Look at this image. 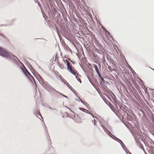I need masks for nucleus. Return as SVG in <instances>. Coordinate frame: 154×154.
I'll use <instances>...</instances> for the list:
<instances>
[{
  "label": "nucleus",
  "instance_id": "f257e3e1",
  "mask_svg": "<svg viewBox=\"0 0 154 154\" xmlns=\"http://www.w3.org/2000/svg\"><path fill=\"white\" fill-rule=\"evenodd\" d=\"M0 55L6 58H11V55H10L6 51L0 48Z\"/></svg>",
  "mask_w": 154,
  "mask_h": 154
},
{
  "label": "nucleus",
  "instance_id": "f03ea898",
  "mask_svg": "<svg viewBox=\"0 0 154 154\" xmlns=\"http://www.w3.org/2000/svg\"><path fill=\"white\" fill-rule=\"evenodd\" d=\"M67 69L69 72L75 75L76 78H77V76L76 75L77 71L74 68H72V65L67 67Z\"/></svg>",
  "mask_w": 154,
  "mask_h": 154
},
{
  "label": "nucleus",
  "instance_id": "7ed1b4c3",
  "mask_svg": "<svg viewBox=\"0 0 154 154\" xmlns=\"http://www.w3.org/2000/svg\"><path fill=\"white\" fill-rule=\"evenodd\" d=\"M77 115L81 119H84L85 118V114L81 111L78 112L77 114Z\"/></svg>",
  "mask_w": 154,
  "mask_h": 154
},
{
  "label": "nucleus",
  "instance_id": "20e7f679",
  "mask_svg": "<svg viewBox=\"0 0 154 154\" xmlns=\"http://www.w3.org/2000/svg\"><path fill=\"white\" fill-rule=\"evenodd\" d=\"M22 71L23 72L24 74L28 77L29 76H30L32 79H34V78L31 75L30 73L28 72L27 69L25 68V67L24 68H22Z\"/></svg>",
  "mask_w": 154,
  "mask_h": 154
},
{
  "label": "nucleus",
  "instance_id": "39448f33",
  "mask_svg": "<svg viewBox=\"0 0 154 154\" xmlns=\"http://www.w3.org/2000/svg\"><path fill=\"white\" fill-rule=\"evenodd\" d=\"M79 109L80 110H82L83 111V112H85L87 113L88 114H90L93 117H94V115L90 111H88V110L84 109L83 108H82L81 107H79Z\"/></svg>",
  "mask_w": 154,
  "mask_h": 154
},
{
  "label": "nucleus",
  "instance_id": "423d86ee",
  "mask_svg": "<svg viewBox=\"0 0 154 154\" xmlns=\"http://www.w3.org/2000/svg\"><path fill=\"white\" fill-rule=\"evenodd\" d=\"M94 67L96 72H97V73L100 76H101L100 74V72H99V70L98 69L97 66L96 65H94Z\"/></svg>",
  "mask_w": 154,
  "mask_h": 154
},
{
  "label": "nucleus",
  "instance_id": "0eeeda50",
  "mask_svg": "<svg viewBox=\"0 0 154 154\" xmlns=\"http://www.w3.org/2000/svg\"><path fill=\"white\" fill-rule=\"evenodd\" d=\"M64 62H66L67 63V67L72 65L71 63L67 60H64Z\"/></svg>",
  "mask_w": 154,
  "mask_h": 154
},
{
  "label": "nucleus",
  "instance_id": "6e6552de",
  "mask_svg": "<svg viewBox=\"0 0 154 154\" xmlns=\"http://www.w3.org/2000/svg\"><path fill=\"white\" fill-rule=\"evenodd\" d=\"M12 58L14 60H16V59H18V58L16 56L14 55H13L12 57Z\"/></svg>",
  "mask_w": 154,
  "mask_h": 154
},
{
  "label": "nucleus",
  "instance_id": "1a4fd4ad",
  "mask_svg": "<svg viewBox=\"0 0 154 154\" xmlns=\"http://www.w3.org/2000/svg\"><path fill=\"white\" fill-rule=\"evenodd\" d=\"M60 67L62 69H63L64 68V66L63 65H60Z\"/></svg>",
  "mask_w": 154,
  "mask_h": 154
},
{
  "label": "nucleus",
  "instance_id": "9d476101",
  "mask_svg": "<svg viewBox=\"0 0 154 154\" xmlns=\"http://www.w3.org/2000/svg\"><path fill=\"white\" fill-rule=\"evenodd\" d=\"M68 109L71 111V112H72V113H73V114H72V115H73L74 116H75V113L73 111H72L71 110H70V109L69 108H68Z\"/></svg>",
  "mask_w": 154,
  "mask_h": 154
},
{
  "label": "nucleus",
  "instance_id": "9b49d317",
  "mask_svg": "<svg viewBox=\"0 0 154 154\" xmlns=\"http://www.w3.org/2000/svg\"><path fill=\"white\" fill-rule=\"evenodd\" d=\"M129 116H128V120L129 121H131V120H132V118H131L129 119Z\"/></svg>",
  "mask_w": 154,
  "mask_h": 154
},
{
  "label": "nucleus",
  "instance_id": "f8f14e48",
  "mask_svg": "<svg viewBox=\"0 0 154 154\" xmlns=\"http://www.w3.org/2000/svg\"><path fill=\"white\" fill-rule=\"evenodd\" d=\"M77 80H78V81H79L80 83H81V79L80 78H78V79H77Z\"/></svg>",
  "mask_w": 154,
  "mask_h": 154
},
{
  "label": "nucleus",
  "instance_id": "ddd939ff",
  "mask_svg": "<svg viewBox=\"0 0 154 154\" xmlns=\"http://www.w3.org/2000/svg\"><path fill=\"white\" fill-rule=\"evenodd\" d=\"M95 119H94V120H92L93 122H94V125L95 124Z\"/></svg>",
  "mask_w": 154,
  "mask_h": 154
},
{
  "label": "nucleus",
  "instance_id": "4468645a",
  "mask_svg": "<svg viewBox=\"0 0 154 154\" xmlns=\"http://www.w3.org/2000/svg\"><path fill=\"white\" fill-rule=\"evenodd\" d=\"M89 109L91 112H94V110H93V109H92V110H91V109Z\"/></svg>",
  "mask_w": 154,
  "mask_h": 154
},
{
  "label": "nucleus",
  "instance_id": "2eb2a0df",
  "mask_svg": "<svg viewBox=\"0 0 154 154\" xmlns=\"http://www.w3.org/2000/svg\"><path fill=\"white\" fill-rule=\"evenodd\" d=\"M109 134H112L111 133V132H110L109 131Z\"/></svg>",
  "mask_w": 154,
  "mask_h": 154
}]
</instances>
